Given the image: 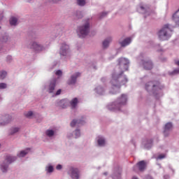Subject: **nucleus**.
<instances>
[{
    "instance_id": "obj_1",
    "label": "nucleus",
    "mask_w": 179,
    "mask_h": 179,
    "mask_svg": "<svg viewBox=\"0 0 179 179\" xmlns=\"http://www.w3.org/2000/svg\"><path fill=\"white\" fill-rule=\"evenodd\" d=\"M119 65L122 71L119 75L113 74L111 84L113 87H117V86H119L120 88V85H125L128 82V79H127L125 76H122V73H124V71H128L129 61L125 58H120L119 59Z\"/></svg>"
},
{
    "instance_id": "obj_2",
    "label": "nucleus",
    "mask_w": 179,
    "mask_h": 179,
    "mask_svg": "<svg viewBox=\"0 0 179 179\" xmlns=\"http://www.w3.org/2000/svg\"><path fill=\"white\" fill-rule=\"evenodd\" d=\"M164 87L160 85L159 81H150L145 84L147 92H151L153 94H156V92L162 90Z\"/></svg>"
},
{
    "instance_id": "obj_3",
    "label": "nucleus",
    "mask_w": 179,
    "mask_h": 179,
    "mask_svg": "<svg viewBox=\"0 0 179 179\" xmlns=\"http://www.w3.org/2000/svg\"><path fill=\"white\" fill-rule=\"evenodd\" d=\"M171 29L169 24H165L164 27L159 31L158 37L161 41H166L171 37Z\"/></svg>"
},
{
    "instance_id": "obj_4",
    "label": "nucleus",
    "mask_w": 179,
    "mask_h": 179,
    "mask_svg": "<svg viewBox=\"0 0 179 179\" xmlns=\"http://www.w3.org/2000/svg\"><path fill=\"white\" fill-rule=\"evenodd\" d=\"M127 96L125 94H122L121 96L118 98L114 103H113L112 106H114L113 110H120L121 106H125V104H127Z\"/></svg>"
},
{
    "instance_id": "obj_5",
    "label": "nucleus",
    "mask_w": 179,
    "mask_h": 179,
    "mask_svg": "<svg viewBox=\"0 0 179 179\" xmlns=\"http://www.w3.org/2000/svg\"><path fill=\"white\" fill-rule=\"evenodd\" d=\"M90 24L89 22H86L85 25L78 28V32L80 34V37H86L87 34H89Z\"/></svg>"
},
{
    "instance_id": "obj_6",
    "label": "nucleus",
    "mask_w": 179,
    "mask_h": 179,
    "mask_svg": "<svg viewBox=\"0 0 179 179\" xmlns=\"http://www.w3.org/2000/svg\"><path fill=\"white\" fill-rule=\"evenodd\" d=\"M60 55H63V57H66L68 54H69V45L66 43L62 44L59 51Z\"/></svg>"
},
{
    "instance_id": "obj_7",
    "label": "nucleus",
    "mask_w": 179,
    "mask_h": 179,
    "mask_svg": "<svg viewBox=\"0 0 179 179\" xmlns=\"http://www.w3.org/2000/svg\"><path fill=\"white\" fill-rule=\"evenodd\" d=\"M143 66L146 71H150L153 68V63L150 60L143 61Z\"/></svg>"
},
{
    "instance_id": "obj_8",
    "label": "nucleus",
    "mask_w": 179,
    "mask_h": 179,
    "mask_svg": "<svg viewBox=\"0 0 179 179\" xmlns=\"http://www.w3.org/2000/svg\"><path fill=\"white\" fill-rule=\"evenodd\" d=\"M80 76V73H76L71 76V78L68 81L69 85H75L76 83V79Z\"/></svg>"
},
{
    "instance_id": "obj_9",
    "label": "nucleus",
    "mask_w": 179,
    "mask_h": 179,
    "mask_svg": "<svg viewBox=\"0 0 179 179\" xmlns=\"http://www.w3.org/2000/svg\"><path fill=\"white\" fill-rule=\"evenodd\" d=\"M70 171L71 173V178L79 179V170L78 169L71 168Z\"/></svg>"
},
{
    "instance_id": "obj_10",
    "label": "nucleus",
    "mask_w": 179,
    "mask_h": 179,
    "mask_svg": "<svg viewBox=\"0 0 179 179\" xmlns=\"http://www.w3.org/2000/svg\"><path fill=\"white\" fill-rule=\"evenodd\" d=\"M31 48H33V50H35V51H43L44 48L43 47V45L36 42H34L31 45Z\"/></svg>"
},
{
    "instance_id": "obj_11",
    "label": "nucleus",
    "mask_w": 179,
    "mask_h": 179,
    "mask_svg": "<svg viewBox=\"0 0 179 179\" xmlns=\"http://www.w3.org/2000/svg\"><path fill=\"white\" fill-rule=\"evenodd\" d=\"M136 167L138 168L140 171H143L146 169V162L145 161H141L137 163Z\"/></svg>"
},
{
    "instance_id": "obj_12",
    "label": "nucleus",
    "mask_w": 179,
    "mask_h": 179,
    "mask_svg": "<svg viewBox=\"0 0 179 179\" xmlns=\"http://www.w3.org/2000/svg\"><path fill=\"white\" fill-rule=\"evenodd\" d=\"M131 38H127L122 42H120V44L121 45L122 47H127V45H129V44H131Z\"/></svg>"
},
{
    "instance_id": "obj_13",
    "label": "nucleus",
    "mask_w": 179,
    "mask_h": 179,
    "mask_svg": "<svg viewBox=\"0 0 179 179\" xmlns=\"http://www.w3.org/2000/svg\"><path fill=\"white\" fill-rule=\"evenodd\" d=\"M55 83H56L55 80L50 82V84L49 85V89H48V92L50 93H54V90H55Z\"/></svg>"
},
{
    "instance_id": "obj_14",
    "label": "nucleus",
    "mask_w": 179,
    "mask_h": 179,
    "mask_svg": "<svg viewBox=\"0 0 179 179\" xmlns=\"http://www.w3.org/2000/svg\"><path fill=\"white\" fill-rule=\"evenodd\" d=\"M173 19L176 24H179V9L173 14Z\"/></svg>"
},
{
    "instance_id": "obj_15",
    "label": "nucleus",
    "mask_w": 179,
    "mask_h": 179,
    "mask_svg": "<svg viewBox=\"0 0 179 179\" xmlns=\"http://www.w3.org/2000/svg\"><path fill=\"white\" fill-rule=\"evenodd\" d=\"M171 128H173V124H171V122L166 123L165 125V129L164 131V135H166V132H167V131H170Z\"/></svg>"
},
{
    "instance_id": "obj_16",
    "label": "nucleus",
    "mask_w": 179,
    "mask_h": 179,
    "mask_svg": "<svg viewBox=\"0 0 179 179\" xmlns=\"http://www.w3.org/2000/svg\"><path fill=\"white\" fill-rule=\"evenodd\" d=\"M17 23V18L15 17H11L10 18V24L11 26H16Z\"/></svg>"
},
{
    "instance_id": "obj_17",
    "label": "nucleus",
    "mask_w": 179,
    "mask_h": 179,
    "mask_svg": "<svg viewBox=\"0 0 179 179\" xmlns=\"http://www.w3.org/2000/svg\"><path fill=\"white\" fill-rule=\"evenodd\" d=\"M6 160L8 163H9V164H10V163H12L13 162H15V160H16V157H12V156H7L6 158Z\"/></svg>"
},
{
    "instance_id": "obj_18",
    "label": "nucleus",
    "mask_w": 179,
    "mask_h": 179,
    "mask_svg": "<svg viewBox=\"0 0 179 179\" xmlns=\"http://www.w3.org/2000/svg\"><path fill=\"white\" fill-rule=\"evenodd\" d=\"M110 43H111V38H108V39L105 40L103 42V48H107V47H108V44H110Z\"/></svg>"
},
{
    "instance_id": "obj_19",
    "label": "nucleus",
    "mask_w": 179,
    "mask_h": 179,
    "mask_svg": "<svg viewBox=\"0 0 179 179\" xmlns=\"http://www.w3.org/2000/svg\"><path fill=\"white\" fill-rule=\"evenodd\" d=\"M70 104L72 108H75L78 104V98H74L71 102Z\"/></svg>"
},
{
    "instance_id": "obj_20",
    "label": "nucleus",
    "mask_w": 179,
    "mask_h": 179,
    "mask_svg": "<svg viewBox=\"0 0 179 179\" xmlns=\"http://www.w3.org/2000/svg\"><path fill=\"white\" fill-rule=\"evenodd\" d=\"M76 124H83V121H82V120H73L71 122V127H75V125H76Z\"/></svg>"
},
{
    "instance_id": "obj_21",
    "label": "nucleus",
    "mask_w": 179,
    "mask_h": 179,
    "mask_svg": "<svg viewBox=\"0 0 179 179\" xmlns=\"http://www.w3.org/2000/svg\"><path fill=\"white\" fill-rule=\"evenodd\" d=\"M105 143H106V140H104V138H99L98 139V145H99V146H104Z\"/></svg>"
},
{
    "instance_id": "obj_22",
    "label": "nucleus",
    "mask_w": 179,
    "mask_h": 179,
    "mask_svg": "<svg viewBox=\"0 0 179 179\" xmlns=\"http://www.w3.org/2000/svg\"><path fill=\"white\" fill-rule=\"evenodd\" d=\"M1 120H3V121H6V122H1V120H0V125H6V124H8V122L10 121L8 119H6V117H3L1 118Z\"/></svg>"
},
{
    "instance_id": "obj_23",
    "label": "nucleus",
    "mask_w": 179,
    "mask_h": 179,
    "mask_svg": "<svg viewBox=\"0 0 179 179\" xmlns=\"http://www.w3.org/2000/svg\"><path fill=\"white\" fill-rule=\"evenodd\" d=\"M0 40H1L2 43H6L8 41V36L6 34L2 35L0 36Z\"/></svg>"
},
{
    "instance_id": "obj_24",
    "label": "nucleus",
    "mask_w": 179,
    "mask_h": 179,
    "mask_svg": "<svg viewBox=\"0 0 179 179\" xmlns=\"http://www.w3.org/2000/svg\"><path fill=\"white\" fill-rule=\"evenodd\" d=\"M27 153L28 152L27 150H22L17 155V156L18 157H24V156L27 155Z\"/></svg>"
},
{
    "instance_id": "obj_25",
    "label": "nucleus",
    "mask_w": 179,
    "mask_h": 179,
    "mask_svg": "<svg viewBox=\"0 0 179 179\" xmlns=\"http://www.w3.org/2000/svg\"><path fill=\"white\" fill-rule=\"evenodd\" d=\"M176 65H178V66H179V60L175 62ZM177 73H179V69H175L172 75H176Z\"/></svg>"
},
{
    "instance_id": "obj_26",
    "label": "nucleus",
    "mask_w": 179,
    "mask_h": 179,
    "mask_svg": "<svg viewBox=\"0 0 179 179\" xmlns=\"http://www.w3.org/2000/svg\"><path fill=\"white\" fill-rule=\"evenodd\" d=\"M46 135L51 138V136H54V131L53 130H47Z\"/></svg>"
},
{
    "instance_id": "obj_27",
    "label": "nucleus",
    "mask_w": 179,
    "mask_h": 179,
    "mask_svg": "<svg viewBox=\"0 0 179 179\" xmlns=\"http://www.w3.org/2000/svg\"><path fill=\"white\" fill-rule=\"evenodd\" d=\"M77 3L79 6H84L85 5L86 1L85 0H77Z\"/></svg>"
},
{
    "instance_id": "obj_28",
    "label": "nucleus",
    "mask_w": 179,
    "mask_h": 179,
    "mask_svg": "<svg viewBox=\"0 0 179 179\" xmlns=\"http://www.w3.org/2000/svg\"><path fill=\"white\" fill-rule=\"evenodd\" d=\"M7 73L6 71H1L0 72V79H5L6 78Z\"/></svg>"
},
{
    "instance_id": "obj_29",
    "label": "nucleus",
    "mask_w": 179,
    "mask_h": 179,
    "mask_svg": "<svg viewBox=\"0 0 179 179\" xmlns=\"http://www.w3.org/2000/svg\"><path fill=\"white\" fill-rule=\"evenodd\" d=\"M16 132H19V128L17 127L13 128L11 129L10 135H13L16 134Z\"/></svg>"
},
{
    "instance_id": "obj_30",
    "label": "nucleus",
    "mask_w": 179,
    "mask_h": 179,
    "mask_svg": "<svg viewBox=\"0 0 179 179\" xmlns=\"http://www.w3.org/2000/svg\"><path fill=\"white\" fill-rule=\"evenodd\" d=\"M96 92L99 94H103V92H104V90L101 87H99L96 88Z\"/></svg>"
},
{
    "instance_id": "obj_31",
    "label": "nucleus",
    "mask_w": 179,
    "mask_h": 179,
    "mask_svg": "<svg viewBox=\"0 0 179 179\" xmlns=\"http://www.w3.org/2000/svg\"><path fill=\"white\" fill-rule=\"evenodd\" d=\"M1 169L3 173H6L8 171V165H1Z\"/></svg>"
},
{
    "instance_id": "obj_32",
    "label": "nucleus",
    "mask_w": 179,
    "mask_h": 179,
    "mask_svg": "<svg viewBox=\"0 0 179 179\" xmlns=\"http://www.w3.org/2000/svg\"><path fill=\"white\" fill-rule=\"evenodd\" d=\"M76 138H79L80 136V130L76 129L75 131Z\"/></svg>"
},
{
    "instance_id": "obj_33",
    "label": "nucleus",
    "mask_w": 179,
    "mask_h": 179,
    "mask_svg": "<svg viewBox=\"0 0 179 179\" xmlns=\"http://www.w3.org/2000/svg\"><path fill=\"white\" fill-rule=\"evenodd\" d=\"M32 115H33L32 111H29L25 114V117H27V118H30V117H31Z\"/></svg>"
},
{
    "instance_id": "obj_34",
    "label": "nucleus",
    "mask_w": 179,
    "mask_h": 179,
    "mask_svg": "<svg viewBox=\"0 0 179 179\" xmlns=\"http://www.w3.org/2000/svg\"><path fill=\"white\" fill-rule=\"evenodd\" d=\"M54 171V167L52 166H49L48 168V173H52Z\"/></svg>"
},
{
    "instance_id": "obj_35",
    "label": "nucleus",
    "mask_w": 179,
    "mask_h": 179,
    "mask_svg": "<svg viewBox=\"0 0 179 179\" xmlns=\"http://www.w3.org/2000/svg\"><path fill=\"white\" fill-rule=\"evenodd\" d=\"M166 157V155L164 154H162V155H159L158 157H157V159L159 160H162V159H164Z\"/></svg>"
},
{
    "instance_id": "obj_36",
    "label": "nucleus",
    "mask_w": 179,
    "mask_h": 179,
    "mask_svg": "<svg viewBox=\"0 0 179 179\" xmlns=\"http://www.w3.org/2000/svg\"><path fill=\"white\" fill-rule=\"evenodd\" d=\"M55 75H57V76H62V71L57 70L55 73Z\"/></svg>"
},
{
    "instance_id": "obj_37",
    "label": "nucleus",
    "mask_w": 179,
    "mask_h": 179,
    "mask_svg": "<svg viewBox=\"0 0 179 179\" xmlns=\"http://www.w3.org/2000/svg\"><path fill=\"white\" fill-rule=\"evenodd\" d=\"M0 89H6V84L3 83H0Z\"/></svg>"
},
{
    "instance_id": "obj_38",
    "label": "nucleus",
    "mask_w": 179,
    "mask_h": 179,
    "mask_svg": "<svg viewBox=\"0 0 179 179\" xmlns=\"http://www.w3.org/2000/svg\"><path fill=\"white\" fill-rule=\"evenodd\" d=\"M56 169H57V170H61V169H62V165L58 164V165L56 166Z\"/></svg>"
},
{
    "instance_id": "obj_39",
    "label": "nucleus",
    "mask_w": 179,
    "mask_h": 179,
    "mask_svg": "<svg viewBox=\"0 0 179 179\" xmlns=\"http://www.w3.org/2000/svg\"><path fill=\"white\" fill-rule=\"evenodd\" d=\"M106 15H107V13H102L100 18L101 19V17H104V16H106Z\"/></svg>"
},
{
    "instance_id": "obj_40",
    "label": "nucleus",
    "mask_w": 179,
    "mask_h": 179,
    "mask_svg": "<svg viewBox=\"0 0 179 179\" xmlns=\"http://www.w3.org/2000/svg\"><path fill=\"white\" fill-rule=\"evenodd\" d=\"M61 92L62 90H58L56 92V96H59V94H61Z\"/></svg>"
},
{
    "instance_id": "obj_41",
    "label": "nucleus",
    "mask_w": 179,
    "mask_h": 179,
    "mask_svg": "<svg viewBox=\"0 0 179 179\" xmlns=\"http://www.w3.org/2000/svg\"><path fill=\"white\" fill-rule=\"evenodd\" d=\"M58 0H52V2H57Z\"/></svg>"
},
{
    "instance_id": "obj_42",
    "label": "nucleus",
    "mask_w": 179,
    "mask_h": 179,
    "mask_svg": "<svg viewBox=\"0 0 179 179\" xmlns=\"http://www.w3.org/2000/svg\"><path fill=\"white\" fill-rule=\"evenodd\" d=\"M132 179H138L136 177H133Z\"/></svg>"
},
{
    "instance_id": "obj_43",
    "label": "nucleus",
    "mask_w": 179,
    "mask_h": 179,
    "mask_svg": "<svg viewBox=\"0 0 179 179\" xmlns=\"http://www.w3.org/2000/svg\"><path fill=\"white\" fill-rule=\"evenodd\" d=\"M61 101H62V103H65V100H62Z\"/></svg>"
},
{
    "instance_id": "obj_44",
    "label": "nucleus",
    "mask_w": 179,
    "mask_h": 179,
    "mask_svg": "<svg viewBox=\"0 0 179 179\" xmlns=\"http://www.w3.org/2000/svg\"><path fill=\"white\" fill-rule=\"evenodd\" d=\"M141 9H145V8H143V6H141Z\"/></svg>"
},
{
    "instance_id": "obj_45",
    "label": "nucleus",
    "mask_w": 179,
    "mask_h": 179,
    "mask_svg": "<svg viewBox=\"0 0 179 179\" xmlns=\"http://www.w3.org/2000/svg\"><path fill=\"white\" fill-rule=\"evenodd\" d=\"M148 179H152V178H150V177H148Z\"/></svg>"
},
{
    "instance_id": "obj_46",
    "label": "nucleus",
    "mask_w": 179,
    "mask_h": 179,
    "mask_svg": "<svg viewBox=\"0 0 179 179\" xmlns=\"http://www.w3.org/2000/svg\"><path fill=\"white\" fill-rule=\"evenodd\" d=\"M79 13V15H82V13H80H80Z\"/></svg>"
},
{
    "instance_id": "obj_47",
    "label": "nucleus",
    "mask_w": 179,
    "mask_h": 179,
    "mask_svg": "<svg viewBox=\"0 0 179 179\" xmlns=\"http://www.w3.org/2000/svg\"><path fill=\"white\" fill-rule=\"evenodd\" d=\"M65 107H66V106H62V108H65Z\"/></svg>"
},
{
    "instance_id": "obj_48",
    "label": "nucleus",
    "mask_w": 179,
    "mask_h": 179,
    "mask_svg": "<svg viewBox=\"0 0 179 179\" xmlns=\"http://www.w3.org/2000/svg\"><path fill=\"white\" fill-rule=\"evenodd\" d=\"M0 20H2V17L0 18Z\"/></svg>"
},
{
    "instance_id": "obj_49",
    "label": "nucleus",
    "mask_w": 179,
    "mask_h": 179,
    "mask_svg": "<svg viewBox=\"0 0 179 179\" xmlns=\"http://www.w3.org/2000/svg\"><path fill=\"white\" fill-rule=\"evenodd\" d=\"M8 58H10V59L11 57H8Z\"/></svg>"
},
{
    "instance_id": "obj_50",
    "label": "nucleus",
    "mask_w": 179,
    "mask_h": 179,
    "mask_svg": "<svg viewBox=\"0 0 179 179\" xmlns=\"http://www.w3.org/2000/svg\"><path fill=\"white\" fill-rule=\"evenodd\" d=\"M82 17V16H80V17Z\"/></svg>"
},
{
    "instance_id": "obj_51",
    "label": "nucleus",
    "mask_w": 179,
    "mask_h": 179,
    "mask_svg": "<svg viewBox=\"0 0 179 179\" xmlns=\"http://www.w3.org/2000/svg\"><path fill=\"white\" fill-rule=\"evenodd\" d=\"M0 148H1V145H0Z\"/></svg>"
}]
</instances>
